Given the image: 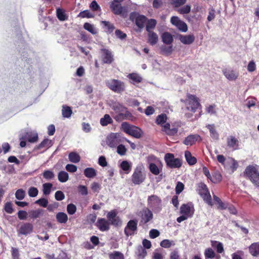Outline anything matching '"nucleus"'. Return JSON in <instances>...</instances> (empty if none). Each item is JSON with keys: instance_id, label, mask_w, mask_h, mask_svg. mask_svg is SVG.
Returning a JSON list of instances; mask_svg holds the SVG:
<instances>
[{"instance_id": "obj_22", "label": "nucleus", "mask_w": 259, "mask_h": 259, "mask_svg": "<svg viewBox=\"0 0 259 259\" xmlns=\"http://www.w3.org/2000/svg\"><path fill=\"white\" fill-rule=\"evenodd\" d=\"M250 254L253 256L259 255V242L252 243L248 247Z\"/></svg>"}, {"instance_id": "obj_8", "label": "nucleus", "mask_w": 259, "mask_h": 259, "mask_svg": "<svg viewBox=\"0 0 259 259\" xmlns=\"http://www.w3.org/2000/svg\"><path fill=\"white\" fill-rule=\"evenodd\" d=\"M138 221L136 220L129 221L124 229V233L126 237L133 236L137 233Z\"/></svg>"}, {"instance_id": "obj_19", "label": "nucleus", "mask_w": 259, "mask_h": 259, "mask_svg": "<svg viewBox=\"0 0 259 259\" xmlns=\"http://www.w3.org/2000/svg\"><path fill=\"white\" fill-rule=\"evenodd\" d=\"M179 39L183 44L190 45L194 41L195 36L193 34L180 35Z\"/></svg>"}, {"instance_id": "obj_55", "label": "nucleus", "mask_w": 259, "mask_h": 259, "mask_svg": "<svg viewBox=\"0 0 259 259\" xmlns=\"http://www.w3.org/2000/svg\"><path fill=\"white\" fill-rule=\"evenodd\" d=\"M244 255V252L242 250H237L232 254V259H243L242 256Z\"/></svg>"}, {"instance_id": "obj_12", "label": "nucleus", "mask_w": 259, "mask_h": 259, "mask_svg": "<svg viewBox=\"0 0 259 259\" xmlns=\"http://www.w3.org/2000/svg\"><path fill=\"white\" fill-rule=\"evenodd\" d=\"M96 226L102 232L108 231L110 228L109 222L104 218H99Z\"/></svg>"}, {"instance_id": "obj_1", "label": "nucleus", "mask_w": 259, "mask_h": 259, "mask_svg": "<svg viewBox=\"0 0 259 259\" xmlns=\"http://www.w3.org/2000/svg\"><path fill=\"white\" fill-rule=\"evenodd\" d=\"M111 107L114 110L113 118L116 121H121L126 119L130 116V113L127 109L118 102H114L111 105Z\"/></svg>"}, {"instance_id": "obj_5", "label": "nucleus", "mask_w": 259, "mask_h": 259, "mask_svg": "<svg viewBox=\"0 0 259 259\" xmlns=\"http://www.w3.org/2000/svg\"><path fill=\"white\" fill-rule=\"evenodd\" d=\"M185 103L187 109L193 113L195 112L200 106L198 99L195 96L191 94H187Z\"/></svg>"}, {"instance_id": "obj_13", "label": "nucleus", "mask_w": 259, "mask_h": 259, "mask_svg": "<svg viewBox=\"0 0 259 259\" xmlns=\"http://www.w3.org/2000/svg\"><path fill=\"white\" fill-rule=\"evenodd\" d=\"M180 213L189 218L192 217L194 213V208L191 203L183 204L180 207Z\"/></svg>"}, {"instance_id": "obj_32", "label": "nucleus", "mask_w": 259, "mask_h": 259, "mask_svg": "<svg viewBox=\"0 0 259 259\" xmlns=\"http://www.w3.org/2000/svg\"><path fill=\"white\" fill-rule=\"evenodd\" d=\"M161 37L162 41L165 44L170 45L173 41L172 36L170 33L168 32H166L163 33L161 36Z\"/></svg>"}, {"instance_id": "obj_36", "label": "nucleus", "mask_w": 259, "mask_h": 259, "mask_svg": "<svg viewBox=\"0 0 259 259\" xmlns=\"http://www.w3.org/2000/svg\"><path fill=\"white\" fill-rule=\"evenodd\" d=\"M109 259H124V255L122 253L118 251H114L113 252L109 253Z\"/></svg>"}, {"instance_id": "obj_57", "label": "nucleus", "mask_w": 259, "mask_h": 259, "mask_svg": "<svg viewBox=\"0 0 259 259\" xmlns=\"http://www.w3.org/2000/svg\"><path fill=\"white\" fill-rule=\"evenodd\" d=\"M16 198L19 200L23 199L25 197V192L22 189H18L15 193Z\"/></svg>"}, {"instance_id": "obj_50", "label": "nucleus", "mask_w": 259, "mask_h": 259, "mask_svg": "<svg viewBox=\"0 0 259 259\" xmlns=\"http://www.w3.org/2000/svg\"><path fill=\"white\" fill-rule=\"evenodd\" d=\"M43 210L40 209H38L35 210H32L30 212V217L32 219H36L42 214Z\"/></svg>"}, {"instance_id": "obj_45", "label": "nucleus", "mask_w": 259, "mask_h": 259, "mask_svg": "<svg viewBox=\"0 0 259 259\" xmlns=\"http://www.w3.org/2000/svg\"><path fill=\"white\" fill-rule=\"evenodd\" d=\"M84 175L88 178H93L96 176V172L93 168H87L85 169Z\"/></svg>"}, {"instance_id": "obj_33", "label": "nucleus", "mask_w": 259, "mask_h": 259, "mask_svg": "<svg viewBox=\"0 0 259 259\" xmlns=\"http://www.w3.org/2000/svg\"><path fill=\"white\" fill-rule=\"evenodd\" d=\"M213 198L214 202L218 205V209L224 210L227 208V204L222 202L221 199L217 196L213 195Z\"/></svg>"}, {"instance_id": "obj_61", "label": "nucleus", "mask_w": 259, "mask_h": 259, "mask_svg": "<svg viewBox=\"0 0 259 259\" xmlns=\"http://www.w3.org/2000/svg\"><path fill=\"white\" fill-rule=\"evenodd\" d=\"M120 167L125 171H128L131 168V165L127 161H123L120 164Z\"/></svg>"}, {"instance_id": "obj_56", "label": "nucleus", "mask_w": 259, "mask_h": 259, "mask_svg": "<svg viewBox=\"0 0 259 259\" xmlns=\"http://www.w3.org/2000/svg\"><path fill=\"white\" fill-rule=\"evenodd\" d=\"M38 192V191L36 188L31 187L29 189L28 195L30 197H34L37 195Z\"/></svg>"}, {"instance_id": "obj_43", "label": "nucleus", "mask_w": 259, "mask_h": 259, "mask_svg": "<svg viewBox=\"0 0 259 259\" xmlns=\"http://www.w3.org/2000/svg\"><path fill=\"white\" fill-rule=\"evenodd\" d=\"M175 243L174 241H171L168 239H164L160 242V246L163 248H168L171 246H174Z\"/></svg>"}, {"instance_id": "obj_42", "label": "nucleus", "mask_w": 259, "mask_h": 259, "mask_svg": "<svg viewBox=\"0 0 259 259\" xmlns=\"http://www.w3.org/2000/svg\"><path fill=\"white\" fill-rule=\"evenodd\" d=\"M128 78L131 79L133 82L139 83L142 81V77L137 73H131L128 75Z\"/></svg>"}, {"instance_id": "obj_31", "label": "nucleus", "mask_w": 259, "mask_h": 259, "mask_svg": "<svg viewBox=\"0 0 259 259\" xmlns=\"http://www.w3.org/2000/svg\"><path fill=\"white\" fill-rule=\"evenodd\" d=\"M136 253L137 255L138 259H144L147 254L145 248L141 245L137 247Z\"/></svg>"}, {"instance_id": "obj_25", "label": "nucleus", "mask_w": 259, "mask_h": 259, "mask_svg": "<svg viewBox=\"0 0 259 259\" xmlns=\"http://www.w3.org/2000/svg\"><path fill=\"white\" fill-rule=\"evenodd\" d=\"M102 58L104 63H110L113 60L111 52L106 49H102Z\"/></svg>"}, {"instance_id": "obj_47", "label": "nucleus", "mask_w": 259, "mask_h": 259, "mask_svg": "<svg viewBox=\"0 0 259 259\" xmlns=\"http://www.w3.org/2000/svg\"><path fill=\"white\" fill-rule=\"evenodd\" d=\"M204 255L206 259L213 258L215 256V252L211 248H208L205 249Z\"/></svg>"}, {"instance_id": "obj_51", "label": "nucleus", "mask_w": 259, "mask_h": 259, "mask_svg": "<svg viewBox=\"0 0 259 259\" xmlns=\"http://www.w3.org/2000/svg\"><path fill=\"white\" fill-rule=\"evenodd\" d=\"M57 15L58 18L61 21H64L67 19V17L64 11L60 9L57 10Z\"/></svg>"}, {"instance_id": "obj_30", "label": "nucleus", "mask_w": 259, "mask_h": 259, "mask_svg": "<svg viewBox=\"0 0 259 259\" xmlns=\"http://www.w3.org/2000/svg\"><path fill=\"white\" fill-rule=\"evenodd\" d=\"M110 8L116 15L121 14L123 11V8L120 4L112 3L110 5Z\"/></svg>"}, {"instance_id": "obj_20", "label": "nucleus", "mask_w": 259, "mask_h": 259, "mask_svg": "<svg viewBox=\"0 0 259 259\" xmlns=\"http://www.w3.org/2000/svg\"><path fill=\"white\" fill-rule=\"evenodd\" d=\"M147 42L151 46L156 45L158 41V36L154 31L148 32Z\"/></svg>"}, {"instance_id": "obj_63", "label": "nucleus", "mask_w": 259, "mask_h": 259, "mask_svg": "<svg viewBox=\"0 0 259 259\" xmlns=\"http://www.w3.org/2000/svg\"><path fill=\"white\" fill-rule=\"evenodd\" d=\"M160 235L159 232L156 229H152L150 231L149 236L152 239L156 238L158 237Z\"/></svg>"}, {"instance_id": "obj_54", "label": "nucleus", "mask_w": 259, "mask_h": 259, "mask_svg": "<svg viewBox=\"0 0 259 259\" xmlns=\"http://www.w3.org/2000/svg\"><path fill=\"white\" fill-rule=\"evenodd\" d=\"M102 24L104 25V26L106 27L107 29H108L109 32H112L114 29V27L113 25L110 23L108 21H102L101 22Z\"/></svg>"}, {"instance_id": "obj_27", "label": "nucleus", "mask_w": 259, "mask_h": 259, "mask_svg": "<svg viewBox=\"0 0 259 259\" xmlns=\"http://www.w3.org/2000/svg\"><path fill=\"white\" fill-rule=\"evenodd\" d=\"M227 144L229 147L236 150L237 149L238 141L234 137L230 136L227 139Z\"/></svg>"}, {"instance_id": "obj_11", "label": "nucleus", "mask_w": 259, "mask_h": 259, "mask_svg": "<svg viewBox=\"0 0 259 259\" xmlns=\"http://www.w3.org/2000/svg\"><path fill=\"white\" fill-rule=\"evenodd\" d=\"M170 22L182 32H186L188 30L187 24L177 16H172L170 19Z\"/></svg>"}, {"instance_id": "obj_26", "label": "nucleus", "mask_w": 259, "mask_h": 259, "mask_svg": "<svg viewBox=\"0 0 259 259\" xmlns=\"http://www.w3.org/2000/svg\"><path fill=\"white\" fill-rule=\"evenodd\" d=\"M226 166H228L233 172L237 169L238 167V162L232 157H229L226 162Z\"/></svg>"}, {"instance_id": "obj_59", "label": "nucleus", "mask_w": 259, "mask_h": 259, "mask_svg": "<svg viewBox=\"0 0 259 259\" xmlns=\"http://www.w3.org/2000/svg\"><path fill=\"white\" fill-rule=\"evenodd\" d=\"M126 152L125 146L122 144L119 145L117 147V152L120 155H124Z\"/></svg>"}, {"instance_id": "obj_2", "label": "nucleus", "mask_w": 259, "mask_h": 259, "mask_svg": "<svg viewBox=\"0 0 259 259\" xmlns=\"http://www.w3.org/2000/svg\"><path fill=\"white\" fill-rule=\"evenodd\" d=\"M147 162L150 171L154 175L157 176L162 172V165L161 161L153 155L147 157Z\"/></svg>"}, {"instance_id": "obj_16", "label": "nucleus", "mask_w": 259, "mask_h": 259, "mask_svg": "<svg viewBox=\"0 0 259 259\" xmlns=\"http://www.w3.org/2000/svg\"><path fill=\"white\" fill-rule=\"evenodd\" d=\"M153 213L152 211L148 208L143 210L141 215V219L140 223L146 224L153 219Z\"/></svg>"}, {"instance_id": "obj_38", "label": "nucleus", "mask_w": 259, "mask_h": 259, "mask_svg": "<svg viewBox=\"0 0 259 259\" xmlns=\"http://www.w3.org/2000/svg\"><path fill=\"white\" fill-rule=\"evenodd\" d=\"M68 158L69 160L73 163H77L80 159L79 154L74 152H71L68 155Z\"/></svg>"}, {"instance_id": "obj_3", "label": "nucleus", "mask_w": 259, "mask_h": 259, "mask_svg": "<svg viewBox=\"0 0 259 259\" xmlns=\"http://www.w3.org/2000/svg\"><path fill=\"white\" fill-rule=\"evenodd\" d=\"M167 116L165 114L159 115L156 119V122L157 124L160 125L162 127V131L165 132L168 135L173 136L178 132L177 128H170V124L166 123Z\"/></svg>"}, {"instance_id": "obj_7", "label": "nucleus", "mask_w": 259, "mask_h": 259, "mask_svg": "<svg viewBox=\"0 0 259 259\" xmlns=\"http://www.w3.org/2000/svg\"><path fill=\"white\" fill-rule=\"evenodd\" d=\"M164 160L167 165L172 168H179L182 165L181 159L175 158L172 154H166L164 156Z\"/></svg>"}, {"instance_id": "obj_6", "label": "nucleus", "mask_w": 259, "mask_h": 259, "mask_svg": "<svg viewBox=\"0 0 259 259\" xmlns=\"http://www.w3.org/2000/svg\"><path fill=\"white\" fill-rule=\"evenodd\" d=\"M107 86L114 92L120 93L125 89L123 82L117 79H110L106 82Z\"/></svg>"}, {"instance_id": "obj_29", "label": "nucleus", "mask_w": 259, "mask_h": 259, "mask_svg": "<svg viewBox=\"0 0 259 259\" xmlns=\"http://www.w3.org/2000/svg\"><path fill=\"white\" fill-rule=\"evenodd\" d=\"M206 127L209 131L211 137L214 140L219 139V134L217 132L215 126L214 124H208L206 125Z\"/></svg>"}, {"instance_id": "obj_49", "label": "nucleus", "mask_w": 259, "mask_h": 259, "mask_svg": "<svg viewBox=\"0 0 259 259\" xmlns=\"http://www.w3.org/2000/svg\"><path fill=\"white\" fill-rule=\"evenodd\" d=\"M52 145L51 141L46 139H45L38 146V148L41 149L43 148H48L50 147Z\"/></svg>"}, {"instance_id": "obj_60", "label": "nucleus", "mask_w": 259, "mask_h": 259, "mask_svg": "<svg viewBox=\"0 0 259 259\" xmlns=\"http://www.w3.org/2000/svg\"><path fill=\"white\" fill-rule=\"evenodd\" d=\"M55 198L58 201H61L65 198V195L61 191H57L55 194Z\"/></svg>"}, {"instance_id": "obj_44", "label": "nucleus", "mask_w": 259, "mask_h": 259, "mask_svg": "<svg viewBox=\"0 0 259 259\" xmlns=\"http://www.w3.org/2000/svg\"><path fill=\"white\" fill-rule=\"evenodd\" d=\"M203 201L209 206H212L213 203L209 192L205 193V194L201 196Z\"/></svg>"}, {"instance_id": "obj_35", "label": "nucleus", "mask_w": 259, "mask_h": 259, "mask_svg": "<svg viewBox=\"0 0 259 259\" xmlns=\"http://www.w3.org/2000/svg\"><path fill=\"white\" fill-rule=\"evenodd\" d=\"M185 158H186V159L187 162L190 165H193L196 163V158L192 156L191 153L189 151H185Z\"/></svg>"}, {"instance_id": "obj_21", "label": "nucleus", "mask_w": 259, "mask_h": 259, "mask_svg": "<svg viewBox=\"0 0 259 259\" xmlns=\"http://www.w3.org/2000/svg\"><path fill=\"white\" fill-rule=\"evenodd\" d=\"M145 168L143 164H139L136 167L133 174V178H140L144 176Z\"/></svg>"}, {"instance_id": "obj_52", "label": "nucleus", "mask_w": 259, "mask_h": 259, "mask_svg": "<svg viewBox=\"0 0 259 259\" xmlns=\"http://www.w3.org/2000/svg\"><path fill=\"white\" fill-rule=\"evenodd\" d=\"M76 211V206L72 203L69 204L67 206V211L69 214H73Z\"/></svg>"}, {"instance_id": "obj_24", "label": "nucleus", "mask_w": 259, "mask_h": 259, "mask_svg": "<svg viewBox=\"0 0 259 259\" xmlns=\"http://www.w3.org/2000/svg\"><path fill=\"white\" fill-rule=\"evenodd\" d=\"M22 139L27 140L30 143H35L38 140V135L36 133H27L24 137H22Z\"/></svg>"}, {"instance_id": "obj_4", "label": "nucleus", "mask_w": 259, "mask_h": 259, "mask_svg": "<svg viewBox=\"0 0 259 259\" xmlns=\"http://www.w3.org/2000/svg\"><path fill=\"white\" fill-rule=\"evenodd\" d=\"M122 130L127 134L136 138H140L142 135V131L137 126L131 125L127 122H123L121 124Z\"/></svg>"}, {"instance_id": "obj_23", "label": "nucleus", "mask_w": 259, "mask_h": 259, "mask_svg": "<svg viewBox=\"0 0 259 259\" xmlns=\"http://www.w3.org/2000/svg\"><path fill=\"white\" fill-rule=\"evenodd\" d=\"M200 139V137L198 135H192L188 136L185 139L184 143L186 145L191 146L195 143V142Z\"/></svg>"}, {"instance_id": "obj_18", "label": "nucleus", "mask_w": 259, "mask_h": 259, "mask_svg": "<svg viewBox=\"0 0 259 259\" xmlns=\"http://www.w3.org/2000/svg\"><path fill=\"white\" fill-rule=\"evenodd\" d=\"M161 202V200L159 197L153 195L149 196L148 198V203L150 207H156L158 206Z\"/></svg>"}, {"instance_id": "obj_40", "label": "nucleus", "mask_w": 259, "mask_h": 259, "mask_svg": "<svg viewBox=\"0 0 259 259\" xmlns=\"http://www.w3.org/2000/svg\"><path fill=\"white\" fill-rule=\"evenodd\" d=\"M112 122V119L109 114H105L104 116L100 119V123L103 126H106Z\"/></svg>"}, {"instance_id": "obj_37", "label": "nucleus", "mask_w": 259, "mask_h": 259, "mask_svg": "<svg viewBox=\"0 0 259 259\" xmlns=\"http://www.w3.org/2000/svg\"><path fill=\"white\" fill-rule=\"evenodd\" d=\"M198 194L201 196L209 192L208 189L206 185L203 183H200L198 186Z\"/></svg>"}, {"instance_id": "obj_10", "label": "nucleus", "mask_w": 259, "mask_h": 259, "mask_svg": "<svg viewBox=\"0 0 259 259\" xmlns=\"http://www.w3.org/2000/svg\"><path fill=\"white\" fill-rule=\"evenodd\" d=\"M106 142L110 148H115L121 142V136L119 133H111L107 137Z\"/></svg>"}, {"instance_id": "obj_62", "label": "nucleus", "mask_w": 259, "mask_h": 259, "mask_svg": "<svg viewBox=\"0 0 259 259\" xmlns=\"http://www.w3.org/2000/svg\"><path fill=\"white\" fill-rule=\"evenodd\" d=\"M170 259H180V255L178 249H175L170 253Z\"/></svg>"}, {"instance_id": "obj_58", "label": "nucleus", "mask_w": 259, "mask_h": 259, "mask_svg": "<svg viewBox=\"0 0 259 259\" xmlns=\"http://www.w3.org/2000/svg\"><path fill=\"white\" fill-rule=\"evenodd\" d=\"M35 203L41 206L46 207L48 206V201L47 199L42 198L36 200L35 201Z\"/></svg>"}, {"instance_id": "obj_9", "label": "nucleus", "mask_w": 259, "mask_h": 259, "mask_svg": "<svg viewBox=\"0 0 259 259\" xmlns=\"http://www.w3.org/2000/svg\"><path fill=\"white\" fill-rule=\"evenodd\" d=\"M107 221L109 222L110 225H113L115 227H119L122 225V221L117 215L116 210H111L108 212L107 214Z\"/></svg>"}, {"instance_id": "obj_48", "label": "nucleus", "mask_w": 259, "mask_h": 259, "mask_svg": "<svg viewBox=\"0 0 259 259\" xmlns=\"http://www.w3.org/2000/svg\"><path fill=\"white\" fill-rule=\"evenodd\" d=\"M53 185L51 183H45L43 184V193L45 195L50 194Z\"/></svg>"}, {"instance_id": "obj_28", "label": "nucleus", "mask_w": 259, "mask_h": 259, "mask_svg": "<svg viewBox=\"0 0 259 259\" xmlns=\"http://www.w3.org/2000/svg\"><path fill=\"white\" fill-rule=\"evenodd\" d=\"M56 218L57 221L61 224H65L68 221L67 215L63 212H59L56 214Z\"/></svg>"}, {"instance_id": "obj_15", "label": "nucleus", "mask_w": 259, "mask_h": 259, "mask_svg": "<svg viewBox=\"0 0 259 259\" xmlns=\"http://www.w3.org/2000/svg\"><path fill=\"white\" fill-rule=\"evenodd\" d=\"M33 229V226L32 224L30 223H23L19 228L18 232L19 234L22 235H26L30 234Z\"/></svg>"}, {"instance_id": "obj_41", "label": "nucleus", "mask_w": 259, "mask_h": 259, "mask_svg": "<svg viewBox=\"0 0 259 259\" xmlns=\"http://www.w3.org/2000/svg\"><path fill=\"white\" fill-rule=\"evenodd\" d=\"M157 22L155 19H150L148 21L147 25H146V30L147 32L149 31H153L152 29H153L156 25Z\"/></svg>"}, {"instance_id": "obj_14", "label": "nucleus", "mask_w": 259, "mask_h": 259, "mask_svg": "<svg viewBox=\"0 0 259 259\" xmlns=\"http://www.w3.org/2000/svg\"><path fill=\"white\" fill-rule=\"evenodd\" d=\"M223 72L225 76L230 81L235 80L239 76L238 71L231 68L224 69Z\"/></svg>"}, {"instance_id": "obj_64", "label": "nucleus", "mask_w": 259, "mask_h": 259, "mask_svg": "<svg viewBox=\"0 0 259 259\" xmlns=\"http://www.w3.org/2000/svg\"><path fill=\"white\" fill-rule=\"evenodd\" d=\"M5 210L8 213H12L13 212L12 204L11 202H8L5 204Z\"/></svg>"}, {"instance_id": "obj_17", "label": "nucleus", "mask_w": 259, "mask_h": 259, "mask_svg": "<svg viewBox=\"0 0 259 259\" xmlns=\"http://www.w3.org/2000/svg\"><path fill=\"white\" fill-rule=\"evenodd\" d=\"M246 176L251 178H257L259 172L256 166L249 165L245 169Z\"/></svg>"}, {"instance_id": "obj_34", "label": "nucleus", "mask_w": 259, "mask_h": 259, "mask_svg": "<svg viewBox=\"0 0 259 259\" xmlns=\"http://www.w3.org/2000/svg\"><path fill=\"white\" fill-rule=\"evenodd\" d=\"M146 19V17L143 15L138 16L136 19V24L138 27L142 28L144 26Z\"/></svg>"}, {"instance_id": "obj_46", "label": "nucleus", "mask_w": 259, "mask_h": 259, "mask_svg": "<svg viewBox=\"0 0 259 259\" xmlns=\"http://www.w3.org/2000/svg\"><path fill=\"white\" fill-rule=\"evenodd\" d=\"M84 28L92 34H96L97 33V30L94 27L93 25H92L88 23H85L84 24Z\"/></svg>"}, {"instance_id": "obj_53", "label": "nucleus", "mask_w": 259, "mask_h": 259, "mask_svg": "<svg viewBox=\"0 0 259 259\" xmlns=\"http://www.w3.org/2000/svg\"><path fill=\"white\" fill-rule=\"evenodd\" d=\"M191 6L190 5H186L183 7L178 9V11L181 14H188L190 12Z\"/></svg>"}, {"instance_id": "obj_39", "label": "nucleus", "mask_w": 259, "mask_h": 259, "mask_svg": "<svg viewBox=\"0 0 259 259\" xmlns=\"http://www.w3.org/2000/svg\"><path fill=\"white\" fill-rule=\"evenodd\" d=\"M72 113V110L70 107L63 106L62 110V116L65 118H69Z\"/></svg>"}]
</instances>
